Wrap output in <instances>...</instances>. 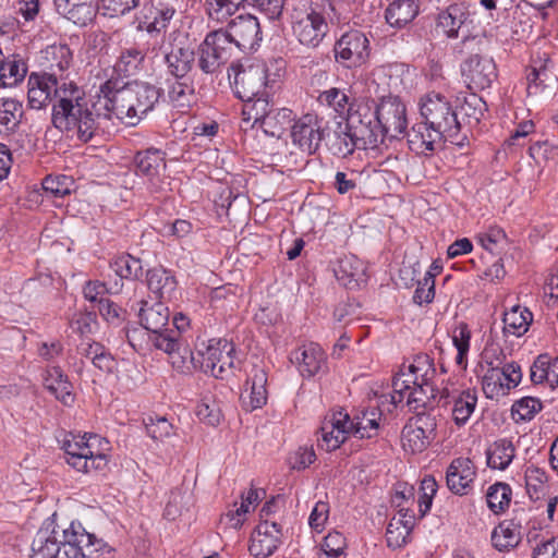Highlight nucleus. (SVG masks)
<instances>
[{"label":"nucleus","instance_id":"nucleus-25","mask_svg":"<svg viewBox=\"0 0 558 558\" xmlns=\"http://www.w3.org/2000/svg\"><path fill=\"white\" fill-rule=\"evenodd\" d=\"M248 388L241 395V402L246 411L260 409L266 404L267 392V374L264 368L254 366L246 381Z\"/></svg>","mask_w":558,"mask_h":558},{"label":"nucleus","instance_id":"nucleus-11","mask_svg":"<svg viewBox=\"0 0 558 558\" xmlns=\"http://www.w3.org/2000/svg\"><path fill=\"white\" fill-rule=\"evenodd\" d=\"M522 379V371L515 362L506 363L502 367L492 366L482 377V389L486 398L499 399L515 388Z\"/></svg>","mask_w":558,"mask_h":558},{"label":"nucleus","instance_id":"nucleus-7","mask_svg":"<svg viewBox=\"0 0 558 558\" xmlns=\"http://www.w3.org/2000/svg\"><path fill=\"white\" fill-rule=\"evenodd\" d=\"M420 113L432 128L454 142L460 133V122L450 100L440 93L430 92L420 100Z\"/></svg>","mask_w":558,"mask_h":558},{"label":"nucleus","instance_id":"nucleus-55","mask_svg":"<svg viewBox=\"0 0 558 558\" xmlns=\"http://www.w3.org/2000/svg\"><path fill=\"white\" fill-rule=\"evenodd\" d=\"M410 536V525L403 524L402 518H392L388 523L386 531V542L388 547L397 549L402 547Z\"/></svg>","mask_w":558,"mask_h":558},{"label":"nucleus","instance_id":"nucleus-24","mask_svg":"<svg viewBox=\"0 0 558 558\" xmlns=\"http://www.w3.org/2000/svg\"><path fill=\"white\" fill-rule=\"evenodd\" d=\"M300 374L303 377H313L327 371V355L317 343L305 344L293 353Z\"/></svg>","mask_w":558,"mask_h":558},{"label":"nucleus","instance_id":"nucleus-36","mask_svg":"<svg viewBox=\"0 0 558 558\" xmlns=\"http://www.w3.org/2000/svg\"><path fill=\"white\" fill-rule=\"evenodd\" d=\"M145 51L136 46L122 48L114 64L113 72L120 77L136 75L144 66Z\"/></svg>","mask_w":558,"mask_h":558},{"label":"nucleus","instance_id":"nucleus-38","mask_svg":"<svg viewBox=\"0 0 558 558\" xmlns=\"http://www.w3.org/2000/svg\"><path fill=\"white\" fill-rule=\"evenodd\" d=\"M144 17L138 22V28L145 29L147 33L160 34L165 32L168 24L175 14V9L166 4L150 7L146 9Z\"/></svg>","mask_w":558,"mask_h":558},{"label":"nucleus","instance_id":"nucleus-19","mask_svg":"<svg viewBox=\"0 0 558 558\" xmlns=\"http://www.w3.org/2000/svg\"><path fill=\"white\" fill-rule=\"evenodd\" d=\"M378 400V404L359 411L352 420L349 417V430L352 436L363 439L377 435L383 412H390L395 408L390 400H380V397Z\"/></svg>","mask_w":558,"mask_h":558},{"label":"nucleus","instance_id":"nucleus-41","mask_svg":"<svg viewBox=\"0 0 558 558\" xmlns=\"http://www.w3.org/2000/svg\"><path fill=\"white\" fill-rule=\"evenodd\" d=\"M514 457V445L505 438L494 441L486 450L487 465L495 470H506Z\"/></svg>","mask_w":558,"mask_h":558},{"label":"nucleus","instance_id":"nucleus-63","mask_svg":"<svg viewBox=\"0 0 558 558\" xmlns=\"http://www.w3.org/2000/svg\"><path fill=\"white\" fill-rule=\"evenodd\" d=\"M461 110L470 121L478 123L484 118L486 102L477 95L471 94L469 97L464 98Z\"/></svg>","mask_w":558,"mask_h":558},{"label":"nucleus","instance_id":"nucleus-49","mask_svg":"<svg viewBox=\"0 0 558 558\" xmlns=\"http://www.w3.org/2000/svg\"><path fill=\"white\" fill-rule=\"evenodd\" d=\"M149 342L156 350H160L168 355H172L180 351L182 345V337L178 330H169V328H162L157 332L148 333Z\"/></svg>","mask_w":558,"mask_h":558},{"label":"nucleus","instance_id":"nucleus-18","mask_svg":"<svg viewBox=\"0 0 558 558\" xmlns=\"http://www.w3.org/2000/svg\"><path fill=\"white\" fill-rule=\"evenodd\" d=\"M266 86L267 69L264 64H252L235 72L233 88L241 100L265 95Z\"/></svg>","mask_w":558,"mask_h":558},{"label":"nucleus","instance_id":"nucleus-33","mask_svg":"<svg viewBox=\"0 0 558 558\" xmlns=\"http://www.w3.org/2000/svg\"><path fill=\"white\" fill-rule=\"evenodd\" d=\"M148 289L161 301H171L177 293L178 282L172 272L162 267L147 271Z\"/></svg>","mask_w":558,"mask_h":558},{"label":"nucleus","instance_id":"nucleus-8","mask_svg":"<svg viewBox=\"0 0 558 558\" xmlns=\"http://www.w3.org/2000/svg\"><path fill=\"white\" fill-rule=\"evenodd\" d=\"M191 359L204 373L216 378H223L235 367L234 347L227 339H210L201 343Z\"/></svg>","mask_w":558,"mask_h":558},{"label":"nucleus","instance_id":"nucleus-48","mask_svg":"<svg viewBox=\"0 0 558 558\" xmlns=\"http://www.w3.org/2000/svg\"><path fill=\"white\" fill-rule=\"evenodd\" d=\"M294 114L291 109L270 107L264 121L263 130L266 134L279 137L282 131L293 121Z\"/></svg>","mask_w":558,"mask_h":558},{"label":"nucleus","instance_id":"nucleus-12","mask_svg":"<svg viewBox=\"0 0 558 558\" xmlns=\"http://www.w3.org/2000/svg\"><path fill=\"white\" fill-rule=\"evenodd\" d=\"M436 417L428 413H417L402 429V446L405 451H424L436 436Z\"/></svg>","mask_w":558,"mask_h":558},{"label":"nucleus","instance_id":"nucleus-32","mask_svg":"<svg viewBox=\"0 0 558 558\" xmlns=\"http://www.w3.org/2000/svg\"><path fill=\"white\" fill-rule=\"evenodd\" d=\"M447 396L452 400L451 415L454 424L459 427L464 426L476 409V389L466 388Z\"/></svg>","mask_w":558,"mask_h":558},{"label":"nucleus","instance_id":"nucleus-54","mask_svg":"<svg viewBox=\"0 0 558 558\" xmlns=\"http://www.w3.org/2000/svg\"><path fill=\"white\" fill-rule=\"evenodd\" d=\"M168 96L171 104L182 110L190 108L195 101L193 86L182 82H174L169 88Z\"/></svg>","mask_w":558,"mask_h":558},{"label":"nucleus","instance_id":"nucleus-43","mask_svg":"<svg viewBox=\"0 0 558 558\" xmlns=\"http://www.w3.org/2000/svg\"><path fill=\"white\" fill-rule=\"evenodd\" d=\"M165 60L169 72L173 76L181 78L192 70L195 53L189 48L175 47L165 56Z\"/></svg>","mask_w":558,"mask_h":558},{"label":"nucleus","instance_id":"nucleus-22","mask_svg":"<svg viewBox=\"0 0 558 558\" xmlns=\"http://www.w3.org/2000/svg\"><path fill=\"white\" fill-rule=\"evenodd\" d=\"M475 478L476 469L469 458L453 459L446 471L447 487L458 496L471 494Z\"/></svg>","mask_w":558,"mask_h":558},{"label":"nucleus","instance_id":"nucleus-51","mask_svg":"<svg viewBox=\"0 0 558 558\" xmlns=\"http://www.w3.org/2000/svg\"><path fill=\"white\" fill-rule=\"evenodd\" d=\"M110 268L122 279H137L143 274L141 259L130 254H123L112 259Z\"/></svg>","mask_w":558,"mask_h":558},{"label":"nucleus","instance_id":"nucleus-56","mask_svg":"<svg viewBox=\"0 0 558 558\" xmlns=\"http://www.w3.org/2000/svg\"><path fill=\"white\" fill-rule=\"evenodd\" d=\"M72 178L64 174L47 175L43 180V189L52 196L62 197L70 194L73 186Z\"/></svg>","mask_w":558,"mask_h":558},{"label":"nucleus","instance_id":"nucleus-21","mask_svg":"<svg viewBox=\"0 0 558 558\" xmlns=\"http://www.w3.org/2000/svg\"><path fill=\"white\" fill-rule=\"evenodd\" d=\"M349 414L343 410L335 411L328 415L320 428L318 446L326 451L338 449L350 436Z\"/></svg>","mask_w":558,"mask_h":558},{"label":"nucleus","instance_id":"nucleus-58","mask_svg":"<svg viewBox=\"0 0 558 558\" xmlns=\"http://www.w3.org/2000/svg\"><path fill=\"white\" fill-rule=\"evenodd\" d=\"M196 415L206 424L216 426L220 423L222 414L218 403L213 397H204L196 407Z\"/></svg>","mask_w":558,"mask_h":558},{"label":"nucleus","instance_id":"nucleus-5","mask_svg":"<svg viewBox=\"0 0 558 558\" xmlns=\"http://www.w3.org/2000/svg\"><path fill=\"white\" fill-rule=\"evenodd\" d=\"M375 101L362 99L354 101L344 121L347 130L351 131L353 137L360 141L363 150L377 149L383 143L380 124L375 114Z\"/></svg>","mask_w":558,"mask_h":558},{"label":"nucleus","instance_id":"nucleus-62","mask_svg":"<svg viewBox=\"0 0 558 558\" xmlns=\"http://www.w3.org/2000/svg\"><path fill=\"white\" fill-rule=\"evenodd\" d=\"M541 410L542 402L533 397L522 398L512 405V413L517 414L518 418L522 421L532 420Z\"/></svg>","mask_w":558,"mask_h":558},{"label":"nucleus","instance_id":"nucleus-45","mask_svg":"<svg viewBox=\"0 0 558 558\" xmlns=\"http://www.w3.org/2000/svg\"><path fill=\"white\" fill-rule=\"evenodd\" d=\"M23 116V106L13 98L0 99V134L9 135L19 126Z\"/></svg>","mask_w":558,"mask_h":558},{"label":"nucleus","instance_id":"nucleus-64","mask_svg":"<svg viewBox=\"0 0 558 558\" xmlns=\"http://www.w3.org/2000/svg\"><path fill=\"white\" fill-rule=\"evenodd\" d=\"M532 558H558V537L539 539L533 547Z\"/></svg>","mask_w":558,"mask_h":558},{"label":"nucleus","instance_id":"nucleus-23","mask_svg":"<svg viewBox=\"0 0 558 558\" xmlns=\"http://www.w3.org/2000/svg\"><path fill=\"white\" fill-rule=\"evenodd\" d=\"M462 73L478 89L488 88L497 77L494 60L480 54H474L464 62Z\"/></svg>","mask_w":558,"mask_h":558},{"label":"nucleus","instance_id":"nucleus-16","mask_svg":"<svg viewBox=\"0 0 558 558\" xmlns=\"http://www.w3.org/2000/svg\"><path fill=\"white\" fill-rule=\"evenodd\" d=\"M223 31L231 45L242 51L256 49L262 40L259 22L257 17L251 14L236 16Z\"/></svg>","mask_w":558,"mask_h":558},{"label":"nucleus","instance_id":"nucleus-29","mask_svg":"<svg viewBox=\"0 0 558 558\" xmlns=\"http://www.w3.org/2000/svg\"><path fill=\"white\" fill-rule=\"evenodd\" d=\"M136 174L145 177L155 190L158 189L155 182L166 169L165 153L157 148H148L135 156Z\"/></svg>","mask_w":558,"mask_h":558},{"label":"nucleus","instance_id":"nucleus-30","mask_svg":"<svg viewBox=\"0 0 558 558\" xmlns=\"http://www.w3.org/2000/svg\"><path fill=\"white\" fill-rule=\"evenodd\" d=\"M44 385L64 405L74 403L73 386L58 366L48 367L44 373Z\"/></svg>","mask_w":558,"mask_h":558},{"label":"nucleus","instance_id":"nucleus-57","mask_svg":"<svg viewBox=\"0 0 558 558\" xmlns=\"http://www.w3.org/2000/svg\"><path fill=\"white\" fill-rule=\"evenodd\" d=\"M548 63H550V60L546 56L543 61H533L532 70L527 75L529 94H536L539 87L546 86L548 80Z\"/></svg>","mask_w":558,"mask_h":558},{"label":"nucleus","instance_id":"nucleus-47","mask_svg":"<svg viewBox=\"0 0 558 558\" xmlns=\"http://www.w3.org/2000/svg\"><path fill=\"white\" fill-rule=\"evenodd\" d=\"M242 120L245 123H252V126L259 123L260 128L264 125V121L270 105L265 95L257 96L247 100H242Z\"/></svg>","mask_w":558,"mask_h":558},{"label":"nucleus","instance_id":"nucleus-2","mask_svg":"<svg viewBox=\"0 0 558 558\" xmlns=\"http://www.w3.org/2000/svg\"><path fill=\"white\" fill-rule=\"evenodd\" d=\"M99 104H90L84 89L70 82L59 92V101L52 105L51 121L54 128L88 142L97 130V119L101 116Z\"/></svg>","mask_w":558,"mask_h":558},{"label":"nucleus","instance_id":"nucleus-14","mask_svg":"<svg viewBox=\"0 0 558 558\" xmlns=\"http://www.w3.org/2000/svg\"><path fill=\"white\" fill-rule=\"evenodd\" d=\"M375 114L378 117L383 140L398 138L408 126L405 105L398 97H387L379 104L375 102Z\"/></svg>","mask_w":558,"mask_h":558},{"label":"nucleus","instance_id":"nucleus-53","mask_svg":"<svg viewBox=\"0 0 558 558\" xmlns=\"http://www.w3.org/2000/svg\"><path fill=\"white\" fill-rule=\"evenodd\" d=\"M471 331L466 324L460 323L452 331V342L458 351L456 362L460 366L466 365V357L470 350Z\"/></svg>","mask_w":558,"mask_h":558},{"label":"nucleus","instance_id":"nucleus-50","mask_svg":"<svg viewBox=\"0 0 558 558\" xmlns=\"http://www.w3.org/2000/svg\"><path fill=\"white\" fill-rule=\"evenodd\" d=\"M204 43L222 65L231 58L233 46L223 29L208 33Z\"/></svg>","mask_w":558,"mask_h":558},{"label":"nucleus","instance_id":"nucleus-15","mask_svg":"<svg viewBox=\"0 0 558 558\" xmlns=\"http://www.w3.org/2000/svg\"><path fill=\"white\" fill-rule=\"evenodd\" d=\"M70 82L56 78L54 74H32L28 78L27 99L32 109L45 108L52 99L59 101V92L65 89Z\"/></svg>","mask_w":558,"mask_h":558},{"label":"nucleus","instance_id":"nucleus-61","mask_svg":"<svg viewBox=\"0 0 558 558\" xmlns=\"http://www.w3.org/2000/svg\"><path fill=\"white\" fill-rule=\"evenodd\" d=\"M404 395L405 404L410 410H417L421 407H424L426 401L429 398V395L434 396L433 386H423V385H413L411 384V388L407 389Z\"/></svg>","mask_w":558,"mask_h":558},{"label":"nucleus","instance_id":"nucleus-39","mask_svg":"<svg viewBox=\"0 0 558 558\" xmlns=\"http://www.w3.org/2000/svg\"><path fill=\"white\" fill-rule=\"evenodd\" d=\"M59 529L51 532L41 529L37 532L33 544L31 558H58L61 546L59 542Z\"/></svg>","mask_w":558,"mask_h":558},{"label":"nucleus","instance_id":"nucleus-46","mask_svg":"<svg viewBox=\"0 0 558 558\" xmlns=\"http://www.w3.org/2000/svg\"><path fill=\"white\" fill-rule=\"evenodd\" d=\"M317 101L319 105L333 110L339 116L345 114V117L349 114L353 105V102H350L347 90L337 87L322 92L317 97Z\"/></svg>","mask_w":558,"mask_h":558},{"label":"nucleus","instance_id":"nucleus-44","mask_svg":"<svg viewBox=\"0 0 558 558\" xmlns=\"http://www.w3.org/2000/svg\"><path fill=\"white\" fill-rule=\"evenodd\" d=\"M27 73V65L20 54H12L7 61L1 58L0 84L12 87L22 82Z\"/></svg>","mask_w":558,"mask_h":558},{"label":"nucleus","instance_id":"nucleus-20","mask_svg":"<svg viewBox=\"0 0 558 558\" xmlns=\"http://www.w3.org/2000/svg\"><path fill=\"white\" fill-rule=\"evenodd\" d=\"M281 526L269 520H262L251 536L248 550L255 558H267L281 544Z\"/></svg>","mask_w":558,"mask_h":558},{"label":"nucleus","instance_id":"nucleus-40","mask_svg":"<svg viewBox=\"0 0 558 558\" xmlns=\"http://www.w3.org/2000/svg\"><path fill=\"white\" fill-rule=\"evenodd\" d=\"M521 526L513 520L499 523L492 532L493 546L499 551H508L519 545Z\"/></svg>","mask_w":558,"mask_h":558},{"label":"nucleus","instance_id":"nucleus-31","mask_svg":"<svg viewBox=\"0 0 558 558\" xmlns=\"http://www.w3.org/2000/svg\"><path fill=\"white\" fill-rule=\"evenodd\" d=\"M335 276L344 287L354 289L365 282V265L355 255H345L339 258Z\"/></svg>","mask_w":558,"mask_h":558},{"label":"nucleus","instance_id":"nucleus-37","mask_svg":"<svg viewBox=\"0 0 558 558\" xmlns=\"http://www.w3.org/2000/svg\"><path fill=\"white\" fill-rule=\"evenodd\" d=\"M57 12L76 25H86L93 19L88 0H53Z\"/></svg>","mask_w":558,"mask_h":558},{"label":"nucleus","instance_id":"nucleus-42","mask_svg":"<svg viewBox=\"0 0 558 558\" xmlns=\"http://www.w3.org/2000/svg\"><path fill=\"white\" fill-rule=\"evenodd\" d=\"M417 12L415 0H396L387 8L385 17L390 26L401 28L410 23Z\"/></svg>","mask_w":558,"mask_h":558},{"label":"nucleus","instance_id":"nucleus-3","mask_svg":"<svg viewBox=\"0 0 558 558\" xmlns=\"http://www.w3.org/2000/svg\"><path fill=\"white\" fill-rule=\"evenodd\" d=\"M109 442L96 434H69L62 440L66 462L78 472L101 471L108 464Z\"/></svg>","mask_w":558,"mask_h":558},{"label":"nucleus","instance_id":"nucleus-6","mask_svg":"<svg viewBox=\"0 0 558 558\" xmlns=\"http://www.w3.org/2000/svg\"><path fill=\"white\" fill-rule=\"evenodd\" d=\"M436 376L434 360L426 353L414 356L408 365L403 364L392 379V393L380 396V400H390L398 407L404 400V392L413 385L433 386Z\"/></svg>","mask_w":558,"mask_h":558},{"label":"nucleus","instance_id":"nucleus-26","mask_svg":"<svg viewBox=\"0 0 558 558\" xmlns=\"http://www.w3.org/2000/svg\"><path fill=\"white\" fill-rule=\"evenodd\" d=\"M137 317L141 326L150 333L168 326L170 312L165 301L142 300Z\"/></svg>","mask_w":558,"mask_h":558},{"label":"nucleus","instance_id":"nucleus-60","mask_svg":"<svg viewBox=\"0 0 558 558\" xmlns=\"http://www.w3.org/2000/svg\"><path fill=\"white\" fill-rule=\"evenodd\" d=\"M524 477L530 498L538 499L544 490L545 482L547 481L546 472L538 468L530 466L526 469Z\"/></svg>","mask_w":558,"mask_h":558},{"label":"nucleus","instance_id":"nucleus-4","mask_svg":"<svg viewBox=\"0 0 558 558\" xmlns=\"http://www.w3.org/2000/svg\"><path fill=\"white\" fill-rule=\"evenodd\" d=\"M59 529V542L66 558H113V548L104 539L88 533L78 521Z\"/></svg>","mask_w":558,"mask_h":558},{"label":"nucleus","instance_id":"nucleus-9","mask_svg":"<svg viewBox=\"0 0 558 558\" xmlns=\"http://www.w3.org/2000/svg\"><path fill=\"white\" fill-rule=\"evenodd\" d=\"M436 33L449 39L461 37L462 48L460 52L473 51L475 46L485 43L484 36L471 35L468 31L466 13L458 4L449 5L438 14L436 21Z\"/></svg>","mask_w":558,"mask_h":558},{"label":"nucleus","instance_id":"nucleus-59","mask_svg":"<svg viewBox=\"0 0 558 558\" xmlns=\"http://www.w3.org/2000/svg\"><path fill=\"white\" fill-rule=\"evenodd\" d=\"M145 428L147 435L154 440L163 441L173 435L172 424L163 416H149L145 420Z\"/></svg>","mask_w":558,"mask_h":558},{"label":"nucleus","instance_id":"nucleus-17","mask_svg":"<svg viewBox=\"0 0 558 558\" xmlns=\"http://www.w3.org/2000/svg\"><path fill=\"white\" fill-rule=\"evenodd\" d=\"M291 137L302 151L315 154L324 138L322 119L314 113L303 114L292 125Z\"/></svg>","mask_w":558,"mask_h":558},{"label":"nucleus","instance_id":"nucleus-10","mask_svg":"<svg viewBox=\"0 0 558 558\" xmlns=\"http://www.w3.org/2000/svg\"><path fill=\"white\" fill-rule=\"evenodd\" d=\"M329 12L324 5L311 7L306 12H296L292 17V32L299 43L310 48H316L328 33L326 19Z\"/></svg>","mask_w":558,"mask_h":558},{"label":"nucleus","instance_id":"nucleus-34","mask_svg":"<svg viewBox=\"0 0 558 558\" xmlns=\"http://www.w3.org/2000/svg\"><path fill=\"white\" fill-rule=\"evenodd\" d=\"M360 141L353 137L351 131L347 130V123L339 122L332 134L327 140L329 153L338 158L351 156L355 149H362Z\"/></svg>","mask_w":558,"mask_h":558},{"label":"nucleus","instance_id":"nucleus-13","mask_svg":"<svg viewBox=\"0 0 558 558\" xmlns=\"http://www.w3.org/2000/svg\"><path fill=\"white\" fill-rule=\"evenodd\" d=\"M336 61L345 68H357L369 56V41L364 33L352 29L344 33L335 44Z\"/></svg>","mask_w":558,"mask_h":558},{"label":"nucleus","instance_id":"nucleus-35","mask_svg":"<svg viewBox=\"0 0 558 558\" xmlns=\"http://www.w3.org/2000/svg\"><path fill=\"white\" fill-rule=\"evenodd\" d=\"M502 323L505 336L519 338L527 332L533 323V313L527 307L513 305L504 312Z\"/></svg>","mask_w":558,"mask_h":558},{"label":"nucleus","instance_id":"nucleus-1","mask_svg":"<svg viewBox=\"0 0 558 558\" xmlns=\"http://www.w3.org/2000/svg\"><path fill=\"white\" fill-rule=\"evenodd\" d=\"M161 96L160 88L145 82L121 85L109 78L100 85L98 104L105 109L106 118L116 117L122 122L135 125L144 114L151 111Z\"/></svg>","mask_w":558,"mask_h":558},{"label":"nucleus","instance_id":"nucleus-27","mask_svg":"<svg viewBox=\"0 0 558 558\" xmlns=\"http://www.w3.org/2000/svg\"><path fill=\"white\" fill-rule=\"evenodd\" d=\"M442 140H445V136L425 120L414 124L408 133L410 149L416 154L428 155L433 153Z\"/></svg>","mask_w":558,"mask_h":558},{"label":"nucleus","instance_id":"nucleus-52","mask_svg":"<svg viewBox=\"0 0 558 558\" xmlns=\"http://www.w3.org/2000/svg\"><path fill=\"white\" fill-rule=\"evenodd\" d=\"M488 508L494 513H499L507 509L511 501V488L506 483H495L486 494Z\"/></svg>","mask_w":558,"mask_h":558},{"label":"nucleus","instance_id":"nucleus-28","mask_svg":"<svg viewBox=\"0 0 558 558\" xmlns=\"http://www.w3.org/2000/svg\"><path fill=\"white\" fill-rule=\"evenodd\" d=\"M43 53L50 70L47 74H54L56 78H62L64 82H74L70 78L69 72L73 63V53L66 44L49 45Z\"/></svg>","mask_w":558,"mask_h":558}]
</instances>
